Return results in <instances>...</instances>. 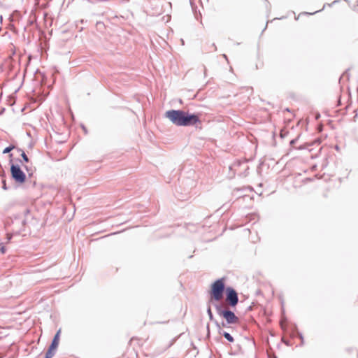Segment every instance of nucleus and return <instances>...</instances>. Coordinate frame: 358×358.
<instances>
[{"label": "nucleus", "instance_id": "f257e3e1", "mask_svg": "<svg viewBox=\"0 0 358 358\" xmlns=\"http://www.w3.org/2000/svg\"><path fill=\"white\" fill-rule=\"evenodd\" d=\"M165 117L168 118L173 124L178 127H190L201 124L199 114L189 113L182 110H169L165 113Z\"/></svg>", "mask_w": 358, "mask_h": 358}, {"label": "nucleus", "instance_id": "f03ea898", "mask_svg": "<svg viewBox=\"0 0 358 358\" xmlns=\"http://www.w3.org/2000/svg\"><path fill=\"white\" fill-rule=\"evenodd\" d=\"M225 289L224 278H220L215 280L211 285L210 299L209 303H213V300L219 301L223 297Z\"/></svg>", "mask_w": 358, "mask_h": 358}, {"label": "nucleus", "instance_id": "7ed1b4c3", "mask_svg": "<svg viewBox=\"0 0 358 358\" xmlns=\"http://www.w3.org/2000/svg\"><path fill=\"white\" fill-rule=\"evenodd\" d=\"M10 174L14 181L22 184L26 180V175L18 164H11Z\"/></svg>", "mask_w": 358, "mask_h": 358}, {"label": "nucleus", "instance_id": "20e7f679", "mask_svg": "<svg viewBox=\"0 0 358 358\" xmlns=\"http://www.w3.org/2000/svg\"><path fill=\"white\" fill-rule=\"evenodd\" d=\"M226 300L231 307H235L238 302V296L236 290L231 287L226 288Z\"/></svg>", "mask_w": 358, "mask_h": 358}, {"label": "nucleus", "instance_id": "39448f33", "mask_svg": "<svg viewBox=\"0 0 358 358\" xmlns=\"http://www.w3.org/2000/svg\"><path fill=\"white\" fill-rule=\"evenodd\" d=\"M60 330L55 335L51 344L45 353V358H52L55 355V351L59 345Z\"/></svg>", "mask_w": 358, "mask_h": 358}, {"label": "nucleus", "instance_id": "423d86ee", "mask_svg": "<svg viewBox=\"0 0 358 358\" xmlns=\"http://www.w3.org/2000/svg\"><path fill=\"white\" fill-rule=\"evenodd\" d=\"M223 317L225 319L227 324H235L239 321L238 317L229 309L224 312Z\"/></svg>", "mask_w": 358, "mask_h": 358}, {"label": "nucleus", "instance_id": "0eeeda50", "mask_svg": "<svg viewBox=\"0 0 358 358\" xmlns=\"http://www.w3.org/2000/svg\"><path fill=\"white\" fill-rule=\"evenodd\" d=\"M215 325L217 328L219 334L222 335L230 343L234 341L233 336L229 333L224 331L222 330V329H221L220 324L217 321H215Z\"/></svg>", "mask_w": 358, "mask_h": 358}, {"label": "nucleus", "instance_id": "6e6552de", "mask_svg": "<svg viewBox=\"0 0 358 358\" xmlns=\"http://www.w3.org/2000/svg\"><path fill=\"white\" fill-rule=\"evenodd\" d=\"M213 305H214V306H215V310H216V311H217V313L219 315L222 316V317H223V315H224V311H227V310H228L227 308H224L223 307V305H222V304H220V303H213Z\"/></svg>", "mask_w": 358, "mask_h": 358}, {"label": "nucleus", "instance_id": "1a4fd4ad", "mask_svg": "<svg viewBox=\"0 0 358 358\" xmlns=\"http://www.w3.org/2000/svg\"><path fill=\"white\" fill-rule=\"evenodd\" d=\"M213 305H214V306H215V310H216V311H217V313L219 315L222 316V317H223V315H224V311H227V310H228L227 308H224L223 307V305H222V304H220V303H213Z\"/></svg>", "mask_w": 358, "mask_h": 358}, {"label": "nucleus", "instance_id": "9d476101", "mask_svg": "<svg viewBox=\"0 0 358 358\" xmlns=\"http://www.w3.org/2000/svg\"><path fill=\"white\" fill-rule=\"evenodd\" d=\"M207 313H208V315L209 316L210 320L212 321V322H214L215 323L216 320L214 319V317H213V315L212 313V310H211L210 305L208 306V307L207 308Z\"/></svg>", "mask_w": 358, "mask_h": 358}, {"label": "nucleus", "instance_id": "9b49d317", "mask_svg": "<svg viewBox=\"0 0 358 358\" xmlns=\"http://www.w3.org/2000/svg\"><path fill=\"white\" fill-rule=\"evenodd\" d=\"M14 148H15V146H14V145H10V146H8V147H6V148L3 150V154H8V153H9L10 152H11Z\"/></svg>", "mask_w": 358, "mask_h": 358}, {"label": "nucleus", "instance_id": "f8f14e48", "mask_svg": "<svg viewBox=\"0 0 358 358\" xmlns=\"http://www.w3.org/2000/svg\"><path fill=\"white\" fill-rule=\"evenodd\" d=\"M294 332L296 333V336L299 337V338L301 340V344L303 343V336L301 333H300L296 327H294Z\"/></svg>", "mask_w": 358, "mask_h": 358}, {"label": "nucleus", "instance_id": "ddd939ff", "mask_svg": "<svg viewBox=\"0 0 358 358\" xmlns=\"http://www.w3.org/2000/svg\"><path fill=\"white\" fill-rule=\"evenodd\" d=\"M21 156H22V157L23 159V161L24 162H27V163L29 162V159L27 155H26V153L24 151H22Z\"/></svg>", "mask_w": 358, "mask_h": 358}, {"label": "nucleus", "instance_id": "4468645a", "mask_svg": "<svg viewBox=\"0 0 358 358\" xmlns=\"http://www.w3.org/2000/svg\"><path fill=\"white\" fill-rule=\"evenodd\" d=\"M0 251L2 254H4L6 251V247L3 245V243H0Z\"/></svg>", "mask_w": 358, "mask_h": 358}, {"label": "nucleus", "instance_id": "2eb2a0df", "mask_svg": "<svg viewBox=\"0 0 358 358\" xmlns=\"http://www.w3.org/2000/svg\"><path fill=\"white\" fill-rule=\"evenodd\" d=\"M12 236H12V234H6V243L10 242V240H11V238H12Z\"/></svg>", "mask_w": 358, "mask_h": 358}, {"label": "nucleus", "instance_id": "dca6fc26", "mask_svg": "<svg viewBox=\"0 0 358 358\" xmlns=\"http://www.w3.org/2000/svg\"><path fill=\"white\" fill-rule=\"evenodd\" d=\"M220 327H221V329H222V327H227V325H229L228 324H227V322H222V323H220Z\"/></svg>", "mask_w": 358, "mask_h": 358}, {"label": "nucleus", "instance_id": "f3484780", "mask_svg": "<svg viewBox=\"0 0 358 358\" xmlns=\"http://www.w3.org/2000/svg\"><path fill=\"white\" fill-rule=\"evenodd\" d=\"M2 183H3V188L4 189H8V187H7V186H6V181H5L4 180H3Z\"/></svg>", "mask_w": 358, "mask_h": 358}, {"label": "nucleus", "instance_id": "a211bd4d", "mask_svg": "<svg viewBox=\"0 0 358 358\" xmlns=\"http://www.w3.org/2000/svg\"><path fill=\"white\" fill-rule=\"evenodd\" d=\"M297 141V138H294V139H292L291 141H290V145H293L294 144L296 143V142Z\"/></svg>", "mask_w": 358, "mask_h": 358}, {"label": "nucleus", "instance_id": "6ab92c4d", "mask_svg": "<svg viewBox=\"0 0 358 358\" xmlns=\"http://www.w3.org/2000/svg\"><path fill=\"white\" fill-rule=\"evenodd\" d=\"M211 47L213 49V50H217V46L215 45V43H212Z\"/></svg>", "mask_w": 358, "mask_h": 358}, {"label": "nucleus", "instance_id": "aec40b11", "mask_svg": "<svg viewBox=\"0 0 358 358\" xmlns=\"http://www.w3.org/2000/svg\"><path fill=\"white\" fill-rule=\"evenodd\" d=\"M30 213L29 209H25L24 211V213L25 215H28Z\"/></svg>", "mask_w": 358, "mask_h": 358}, {"label": "nucleus", "instance_id": "412c9836", "mask_svg": "<svg viewBox=\"0 0 358 358\" xmlns=\"http://www.w3.org/2000/svg\"><path fill=\"white\" fill-rule=\"evenodd\" d=\"M82 128H83V129L84 132H85V134H87V131L86 127H85V126H83H83H82Z\"/></svg>", "mask_w": 358, "mask_h": 358}, {"label": "nucleus", "instance_id": "4be33fe9", "mask_svg": "<svg viewBox=\"0 0 358 358\" xmlns=\"http://www.w3.org/2000/svg\"><path fill=\"white\" fill-rule=\"evenodd\" d=\"M222 57H224V59H225L227 61H228V57L225 54H223Z\"/></svg>", "mask_w": 358, "mask_h": 358}, {"label": "nucleus", "instance_id": "5701e85b", "mask_svg": "<svg viewBox=\"0 0 358 358\" xmlns=\"http://www.w3.org/2000/svg\"><path fill=\"white\" fill-rule=\"evenodd\" d=\"M317 13V11H315L314 13H313V14ZM304 13L305 14H308V15H312V13Z\"/></svg>", "mask_w": 358, "mask_h": 358}, {"label": "nucleus", "instance_id": "b1692460", "mask_svg": "<svg viewBox=\"0 0 358 358\" xmlns=\"http://www.w3.org/2000/svg\"><path fill=\"white\" fill-rule=\"evenodd\" d=\"M338 1H334V2L332 3H336V2H338Z\"/></svg>", "mask_w": 358, "mask_h": 358}, {"label": "nucleus", "instance_id": "393cba45", "mask_svg": "<svg viewBox=\"0 0 358 358\" xmlns=\"http://www.w3.org/2000/svg\"><path fill=\"white\" fill-rule=\"evenodd\" d=\"M190 3H191V4L192 5V0H190Z\"/></svg>", "mask_w": 358, "mask_h": 358}, {"label": "nucleus", "instance_id": "a878e982", "mask_svg": "<svg viewBox=\"0 0 358 358\" xmlns=\"http://www.w3.org/2000/svg\"><path fill=\"white\" fill-rule=\"evenodd\" d=\"M357 92H358V87H357Z\"/></svg>", "mask_w": 358, "mask_h": 358}]
</instances>
